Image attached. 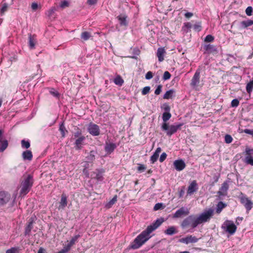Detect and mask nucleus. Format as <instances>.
Returning <instances> with one entry per match:
<instances>
[{
  "label": "nucleus",
  "mask_w": 253,
  "mask_h": 253,
  "mask_svg": "<svg viewBox=\"0 0 253 253\" xmlns=\"http://www.w3.org/2000/svg\"><path fill=\"white\" fill-rule=\"evenodd\" d=\"M214 214V210L210 208L205 210L198 216L189 215L185 218L181 224L183 228L191 226L192 228H196L198 225L208 222Z\"/></svg>",
  "instance_id": "1"
},
{
  "label": "nucleus",
  "mask_w": 253,
  "mask_h": 253,
  "mask_svg": "<svg viewBox=\"0 0 253 253\" xmlns=\"http://www.w3.org/2000/svg\"><path fill=\"white\" fill-rule=\"evenodd\" d=\"M164 221L163 218L157 219L152 225L148 226L134 240L131 245L133 249H137L144 244L150 238V234L159 227Z\"/></svg>",
  "instance_id": "2"
},
{
  "label": "nucleus",
  "mask_w": 253,
  "mask_h": 253,
  "mask_svg": "<svg viewBox=\"0 0 253 253\" xmlns=\"http://www.w3.org/2000/svg\"><path fill=\"white\" fill-rule=\"evenodd\" d=\"M33 182V176L29 174L22 181L21 183V189L20 192L21 196L26 195L30 191Z\"/></svg>",
  "instance_id": "3"
},
{
  "label": "nucleus",
  "mask_w": 253,
  "mask_h": 253,
  "mask_svg": "<svg viewBox=\"0 0 253 253\" xmlns=\"http://www.w3.org/2000/svg\"><path fill=\"white\" fill-rule=\"evenodd\" d=\"M182 126V124L169 126L168 123H164L162 126V129L166 132L168 136H170L175 133L178 129H180Z\"/></svg>",
  "instance_id": "4"
},
{
  "label": "nucleus",
  "mask_w": 253,
  "mask_h": 253,
  "mask_svg": "<svg viewBox=\"0 0 253 253\" xmlns=\"http://www.w3.org/2000/svg\"><path fill=\"white\" fill-rule=\"evenodd\" d=\"M222 228L230 235H233L236 232L237 227L232 221L226 220L222 224Z\"/></svg>",
  "instance_id": "5"
},
{
  "label": "nucleus",
  "mask_w": 253,
  "mask_h": 253,
  "mask_svg": "<svg viewBox=\"0 0 253 253\" xmlns=\"http://www.w3.org/2000/svg\"><path fill=\"white\" fill-rule=\"evenodd\" d=\"M88 132L93 136H98L100 134V128L98 125L90 123L87 127Z\"/></svg>",
  "instance_id": "6"
},
{
  "label": "nucleus",
  "mask_w": 253,
  "mask_h": 253,
  "mask_svg": "<svg viewBox=\"0 0 253 253\" xmlns=\"http://www.w3.org/2000/svg\"><path fill=\"white\" fill-rule=\"evenodd\" d=\"M189 213V210L186 207H181L177 210L173 215V218H177L183 216H186Z\"/></svg>",
  "instance_id": "7"
},
{
  "label": "nucleus",
  "mask_w": 253,
  "mask_h": 253,
  "mask_svg": "<svg viewBox=\"0 0 253 253\" xmlns=\"http://www.w3.org/2000/svg\"><path fill=\"white\" fill-rule=\"evenodd\" d=\"M11 199L10 194L4 191L0 192V206L7 203Z\"/></svg>",
  "instance_id": "8"
},
{
  "label": "nucleus",
  "mask_w": 253,
  "mask_h": 253,
  "mask_svg": "<svg viewBox=\"0 0 253 253\" xmlns=\"http://www.w3.org/2000/svg\"><path fill=\"white\" fill-rule=\"evenodd\" d=\"M204 53L205 54H215L217 53V49L215 45L208 44H205L203 46Z\"/></svg>",
  "instance_id": "9"
},
{
  "label": "nucleus",
  "mask_w": 253,
  "mask_h": 253,
  "mask_svg": "<svg viewBox=\"0 0 253 253\" xmlns=\"http://www.w3.org/2000/svg\"><path fill=\"white\" fill-rule=\"evenodd\" d=\"M173 164L175 169L178 171H182L186 167V164L182 159L175 160Z\"/></svg>",
  "instance_id": "10"
},
{
  "label": "nucleus",
  "mask_w": 253,
  "mask_h": 253,
  "mask_svg": "<svg viewBox=\"0 0 253 253\" xmlns=\"http://www.w3.org/2000/svg\"><path fill=\"white\" fill-rule=\"evenodd\" d=\"M199 239L193 236L192 235H188L185 237L182 238L180 239L179 241L181 243H184L185 244H188L190 243H195L198 241Z\"/></svg>",
  "instance_id": "11"
},
{
  "label": "nucleus",
  "mask_w": 253,
  "mask_h": 253,
  "mask_svg": "<svg viewBox=\"0 0 253 253\" xmlns=\"http://www.w3.org/2000/svg\"><path fill=\"white\" fill-rule=\"evenodd\" d=\"M198 189V185L196 180L192 181L188 186L187 195H191Z\"/></svg>",
  "instance_id": "12"
},
{
  "label": "nucleus",
  "mask_w": 253,
  "mask_h": 253,
  "mask_svg": "<svg viewBox=\"0 0 253 253\" xmlns=\"http://www.w3.org/2000/svg\"><path fill=\"white\" fill-rule=\"evenodd\" d=\"M200 70L199 69L197 70L194 76L193 77L191 85L192 86H197L200 83Z\"/></svg>",
  "instance_id": "13"
},
{
  "label": "nucleus",
  "mask_w": 253,
  "mask_h": 253,
  "mask_svg": "<svg viewBox=\"0 0 253 253\" xmlns=\"http://www.w3.org/2000/svg\"><path fill=\"white\" fill-rule=\"evenodd\" d=\"M241 202L245 207L247 211H250L253 207V203L248 198L243 196L241 198Z\"/></svg>",
  "instance_id": "14"
},
{
  "label": "nucleus",
  "mask_w": 253,
  "mask_h": 253,
  "mask_svg": "<svg viewBox=\"0 0 253 253\" xmlns=\"http://www.w3.org/2000/svg\"><path fill=\"white\" fill-rule=\"evenodd\" d=\"M117 148L116 143L106 142L105 146V151L107 154H111Z\"/></svg>",
  "instance_id": "15"
},
{
  "label": "nucleus",
  "mask_w": 253,
  "mask_h": 253,
  "mask_svg": "<svg viewBox=\"0 0 253 253\" xmlns=\"http://www.w3.org/2000/svg\"><path fill=\"white\" fill-rule=\"evenodd\" d=\"M85 139V137L84 136H81L78 138L75 142V148L76 149H81Z\"/></svg>",
  "instance_id": "16"
},
{
  "label": "nucleus",
  "mask_w": 253,
  "mask_h": 253,
  "mask_svg": "<svg viewBox=\"0 0 253 253\" xmlns=\"http://www.w3.org/2000/svg\"><path fill=\"white\" fill-rule=\"evenodd\" d=\"M37 43V40L35 35H29L28 44L30 49H33L35 48V45Z\"/></svg>",
  "instance_id": "17"
},
{
  "label": "nucleus",
  "mask_w": 253,
  "mask_h": 253,
  "mask_svg": "<svg viewBox=\"0 0 253 253\" xmlns=\"http://www.w3.org/2000/svg\"><path fill=\"white\" fill-rule=\"evenodd\" d=\"M161 151V148L160 147H158L153 155L151 156L150 160L152 164L155 163L157 161Z\"/></svg>",
  "instance_id": "18"
},
{
  "label": "nucleus",
  "mask_w": 253,
  "mask_h": 253,
  "mask_svg": "<svg viewBox=\"0 0 253 253\" xmlns=\"http://www.w3.org/2000/svg\"><path fill=\"white\" fill-rule=\"evenodd\" d=\"M22 158L24 161L28 160L31 161L33 159V154L32 151L29 150H26L22 153Z\"/></svg>",
  "instance_id": "19"
},
{
  "label": "nucleus",
  "mask_w": 253,
  "mask_h": 253,
  "mask_svg": "<svg viewBox=\"0 0 253 253\" xmlns=\"http://www.w3.org/2000/svg\"><path fill=\"white\" fill-rule=\"evenodd\" d=\"M166 53V50L163 47L158 48L157 52V56L158 58V60L162 62L164 59V55Z\"/></svg>",
  "instance_id": "20"
},
{
  "label": "nucleus",
  "mask_w": 253,
  "mask_h": 253,
  "mask_svg": "<svg viewBox=\"0 0 253 253\" xmlns=\"http://www.w3.org/2000/svg\"><path fill=\"white\" fill-rule=\"evenodd\" d=\"M228 184L227 182H224L221 185V188H220L219 191H218V194L221 196H224L226 195L227 190L228 189Z\"/></svg>",
  "instance_id": "21"
},
{
  "label": "nucleus",
  "mask_w": 253,
  "mask_h": 253,
  "mask_svg": "<svg viewBox=\"0 0 253 253\" xmlns=\"http://www.w3.org/2000/svg\"><path fill=\"white\" fill-rule=\"evenodd\" d=\"M34 220V218H33V217H31L30 219L28 224L27 225V226H26V227L25 228V234L26 235H29L32 229H33V223Z\"/></svg>",
  "instance_id": "22"
},
{
  "label": "nucleus",
  "mask_w": 253,
  "mask_h": 253,
  "mask_svg": "<svg viewBox=\"0 0 253 253\" xmlns=\"http://www.w3.org/2000/svg\"><path fill=\"white\" fill-rule=\"evenodd\" d=\"M117 19L119 21L120 24L121 26H126L127 25L126 21L127 16L125 14H121L117 16Z\"/></svg>",
  "instance_id": "23"
},
{
  "label": "nucleus",
  "mask_w": 253,
  "mask_h": 253,
  "mask_svg": "<svg viewBox=\"0 0 253 253\" xmlns=\"http://www.w3.org/2000/svg\"><path fill=\"white\" fill-rule=\"evenodd\" d=\"M67 205V198L65 194H62L61 196V200L60 202V205L59 209H64Z\"/></svg>",
  "instance_id": "24"
},
{
  "label": "nucleus",
  "mask_w": 253,
  "mask_h": 253,
  "mask_svg": "<svg viewBox=\"0 0 253 253\" xmlns=\"http://www.w3.org/2000/svg\"><path fill=\"white\" fill-rule=\"evenodd\" d=\"M252 25H253V20L248 19L241 21L240 24V26L241 28L245 29Z\"/></svg>",
  "instance_id": "25"
},
{
  "label": "nucleus",
  "mask_w": 253,
  "mask_h": 253,
  "mask_svg": "<svg viewBox=\"0 0 253 253\" xmlns=\"http://www.w3.org/2000/svg\"><path fill=\"white\" fill-rule=\"evenodd\" d=\"M80 237V235H77L72 237L70 242L66 245V247L70 250L71 247L75 244L78 239Z\"/></svg>",
  "instance_id": "26"
},
{
  "label": "nucleus",
  "mask_w": 253,
  "mask_h": 253,
  "mask_svg": "<svg viewBox=\"0 0 253 253\" xmlns=\"http://www.w3.org/2000/svg\"><path fill=\"white\" fill-rule=\"evenodd\" d=\"M177 231L174 226H170L165 231V233L168 235H172L176 234Z\"/></svg>",
  "instance_id": "27"
},
{
  "label": "nucleus",
  "mask_w": 253,
  "mask_h": 253,
  "mask_svg": "<svg viewBox=\"0 0 253 253\" xmlns=\"http://www.w3.org/2000/svg\"><path fill=\"white\" fill-rule=\"evenodd\" d=\"M226 206V204L223 203L222 202H219L216 208V212L217 213H219L221 212L222 210Z\"/></svg>",
  "instance_id": "28"
},
{
  "label": "nucleus",
  "mask_w": 253,
  "mask_h": 253,
  "mask_svg": "<svg viewBox=\"0 0 253 253\" xmlns=\"http://www.w3.org/2000/svg\"><path fill=\"white\" fill-rule=\"evenodd\" d=\"M95 175L93 176V178L96 179L98 181H102L103 179V172L97 170L96 172L93 173Z\"/></svg>",
  "instance_id": "29"
},
{
  "label": "nucleus",
  "mask_w": 253,
  "mask_h": 253,
  "mask_svg": "<svg viewBox=\"0 0 253 253\" xmlns=\"http://www.w3.org/2000/svg\"><path fill=\"white\" fill-rule=\"evenodd\" d=\"M117 196L115 195L112 200H111L109 202L106 203L105 205V207L107 209H109L112 207V206L117 202Z\"/></svg>",
  "instance_id": "30"
},
{
  "label": "nucleus",
  "mask_w": 253,
  "mask_h": 253,
  "mask_svg": "<svg viewBox=\"0 0 253 253\" xmlns=\"http://www.w3.org/2000/svg\"><path fill=\"white\" fill-rule=\"evenodd\" d=\"M174 91L173 90L170 89L167 91L163 96V98L166 99L171 98L173 96Z\"/></svg>",
  "instance_id": "31"
},
{
  "label": "nucleus",
  "mask_w": 253,
  "mask_h": 253,
  "mask_svg": "<svg viewBox=\"0 0 253 253\" xmlns=\"http://www.w3.org/2000/svg\"><path fill=\"white\" fill-rule=\"evenodd\" d=\"M114 82L116 84L121 86L124 83V80L120 76H117L114 79Z\"/></svg>",
  "instance_id": "32"
},
{
  "label": "nucleus",
  "mask_w": 253,
  "mask_h": 253,
  "mask_svg": "<svg viewBox=\"0 0 253 253\" xmlns=\"http://www.w3.org/2000/svg\"><path fill=\"white\" fill-rule=\"evenodd\" d=\"M21 147L23 149H28L30 147V142L29 140L23 139L21 140Z\"/></svg>",
  "instance_id": "33"
},
{
  "label": "nucleus",
  "mask_w": 253,
  "mask_h": 253,
  "mask_svg": "<svg viewBox=\"0 0 253 253\" xmlns=\"http://www.w3.org/2000/svg\"><path fill=\"white\" fill-rule=\"evenodd\" d=\"M8 145V141H2L0 143V152H3L7 147Z\"/></svg>",
  "instance_id": "34"
},
{
  "label": "nucleus",
  "mask_w": 253,
  "mask_h": 253,
  "mask_svg": "<svg viewBox=\"0 0 253 253\" xmlns=\"http://www.w3.org/2000/svg\"><path fill=\"white\" fill-rule=\"evenodd\" d=\"M49 91L51 95L56 97V98H59L60 97L59 93L57 90H56L54 88H50Z\"/></svg>",
  "instance_id": "35"
},
{
  "label": "nucleus",
  "mask_w": 253,
  "mask_h": 253,
  "mask_svg": "<svg viewBox=\"0 0 253 253\" xmlns=\"http://www.w3.org/2000/svg\"><path fill=\"white\" fill-rule=\"evenodd\" d=\"M171 117V115L169 112H164L163 114L162 119L164 123H166Z\"/></svg>",
  "instance_id": "36"
},
{
  "label": "nucleus",
  "mask_w": 253,
  "mask_h": 253,
  "mask_svg": "<svg viewBox=\"0 0 253 253\" xmlns=\"http://www.w3.org/2000/svg\"><path fill=\"white\" fill-rule=\"evenodd\" d=\"M245 158V162L247 164L253 166V158L252 155H247Z\"/></svg>",
  "instance_id": "37"
},
{
  "label": "nucleus",
  "mask_w": 253,
  "mask_h": 253,
  "mask_svg": "<svg viewBox=\"0 0 253 253\" xmlns=\"http://www.w3.org/2000/svg\"><path fill=\"white\" fill-rule=\"evenodd\" d=\"M91 37L90 34L88 32H83L81 34V39L84 41L88 40Z\"/></svg>",
  "instance_id": "38"
},
{
  "label": "nucleus",
  "mask_w": 253,
  "mask_h": 253,
  "mask_svg": "<svg viewBox=\"0 0 253 253\" xmlns=\"http://www.w3.org/2000/svg\"><path fill=\"white\" fill-rule=\"evenodd\" d=\"M59 130L61 133L62 137H64L65 136L66 133L67 132V130L66 129L63 123H62L60 125Z\"/></svg>",
  "instance_id": "39"
},
{
  "label": "nucleus",
  "mask_w": 253,
  "mask_h": 253,
  "mask_svg": "<svg viewBox=\"0 0 253 253\" xmlns=\"http://www.w3.org/2000/svg\"><path fill=\"white\" fill-rule=\"evenodd\" d=\"M253 89V81L250 82L246 86V90L248 93H251Z\"/></svg>",
  "instance_id": "40"
},
{
  "label": "nucleus",
  "mask_w": 253,
  "mask_h": 253,
  "mask_svg": "<svg viewBox=\"0 0 253 253\" xmlns=\"http://www.w3.org/2000/svg\"><path fill=\"white\" fill-rule=\"evenodd\" d=\"M19 248L18 247H13L6 252V253H19Z\"/></svg>",
  "instance_id": "41"
},
{
  "label": "nucleus",
  "mask_w": 253,
  "mask_h": 253,
  "mask_svg": "<svg viewBox=\"0 0 253 253\" xmlns=\"http://www.w3.org/2000/svg\"><path fill=\"white\" fill-rule=\"evenodd\" d=\"M184 193H185V187L184 186H182L181 188H178V194H179V198H182Z\"/></svg>",
  "instance_id": "42"
},
{
  "label": "nucleus",
  "mask_w": 253,
  "mask_h": 253,
  "mask_svg": "<svg viewBox=\"0 0 253 253\" xmlns=\"http://www.w3.org/2000/svg\"><path fill=\"white\" fill-rule=\"evenodd\" d=\"M7 141L4 135L3 130L0 128V143L2 141Z\"/></svg>",
  "instance_id": "43"
},
{
  "label": "nucleus",
  "mask_w": 253,
  "mask_h": 253,
  "mask_svg": "<svg viewBox=\"0 0 253 253\" xmlns=\"http://www.w3.org/2000/svg\"><path fill=\"white\" fill-rule=\"evenodd\" d=\"M233 138L230 135L226 134L225 136V142L226 143H230L232 142Z\"/></svg>",
  "instance_id": "44"
},
{
  "label": "nucleus",
  "mask_w": 253,
  "mask_h": 253,
  "mask_svg": "<svg viewBox=\"0 0 253 253\" xmlns=\"http://www.w3.org/2000/svg\"><path fill=\"white\" fill-rule=\"evenodd\" d=\"M170 77V74L168 71H166L164 74L163 78L164 80L166 81L169 79Z\"/></svg>",
  "instance_id": "45"
},
{
  "label": "nucleus",
  "mask_w": 253,
  "mask_h": 253,
  "mask_svg": "<svg viewBox=\"0 0 253 253\" xmlns=\"http://www.w3.org/2000/svg\"><path fill=\"white\" fill-rule=\"evenodd\" d=\"M213 40H214L213 37L211 35H207L205 39V42H211Z\"/></svg>",
  "instance_id": "46"
},
{
  "label": "nucleus",
  "mask_w": 253,
  "mask_h": 253,
  "mask_svg": "<svg viewBox=\"0 0 253 253\" xmlns=\"http://www.w3.org/2000/svg\"><path fill=\"white\" fill-rule=\"evenodd\" d=\"M239 104V101L237 99H234L231 101V106L233 107H236Z\"/></svg>",
  "instance_id": "47"
},
{
  "label": "nucleus",
  "mask_w": 253,
  "mask_h": 253,
  "mask_svg": "<svg viewBox=\"0 0 253 253\" xmlns=\"http://www.w3.org/2000/svg\"><path fill=\"white\" fill-rule=\"evenodd\" d=\"M150 87L149 86L144 87L142 90V94L143 95H146L150 91Z\"/></svg>",
  "instance_id": "48"
},
{
  "label": "nucleus",
  "mask_w": 253,
  "mask_h": 253,
  "mask_svg": "<svg viewBox=\"0 0 253 253\" xmlns=\"http://www.w3.org/2000/svg\"><path fill=\"white\" fill-rule=\"evenodd\" d=\"M253 8L251 6H248L246 9V13L248 16H251L252 14Z\"/></svg>",
  "instance_id": "49"
},
{
  "label": "nucleus",
  "mask_w": 253,
  "mask_h": 253,
  "mask_svg": "<svg viewBox=\"0 0 253 253\" xmlns=\"http://www.w3.org/2000/svg\"><path fill=\"white\" fill-rule=\"evenodd\" d=\"M163 109L165 111V112H169L170 110V107L167 103H165L163 104Z\"/></svg>",
  "instance_id": "50"
},
{
  "label": "nucleus",
  "mask_w": 253,
  "mask_h": 253,
  "mask_svg": "<svg viewBox=\"0 0 253 253\" xmlns=\"http://www.w3.org/2000/svg\"><path fill=\"white\" fill-rule=\"evenodd\" d=\"M167 156V155L166 153L164 152L163 153L160 157L159 161L160 162L162 163L166 159Z\"/></svg>",
  "instance_id": "51"
},
{
  "label": "nucleus",
  "mask_w": 253,
  "mask_h": 253,
  "mask_svg": "<svg viewBox=\"0 0 253 253\" xmlns=\"http://www.w3.org/2000/svg\"><path fill=\"white\" fill-rule=\"evenodd\" d=\"M7 9V4L6 3H4L2 4L1 8L0 9V11L2 14H3Z\"/></svg>",
  "instance_id": "52"
},
{
  "label": "nucleus",
  "mask_w": 253,
  "mask_h": 253,
  "mask_svg": "<svg viewBox=\"0 0 253 253\" xmlns=\"http://www.w3.org/2000/svg\"><path fill=\"white\" fill-rule=\"evenodd\" d=\"M68 6H69V3L66 0H64V1H62L60 5V6L62 8H64L66 7H68Z\"/></svg>",
  "instance_id": "53"
},
{
  "label": "nucleus",
  "mask_w": 253,
  "mask_h": 253,
  "mask_svg": "<svg viewBox=\"0 0 253 253\" xmlns=\"http://www.w3.org/2000/svg\"><path fill=\"white\" fill-rule=\"evenodd\" d=\"M55 11V8L52 7V8H50V9H49L47 11L46 14L48 16H50L54 13Z\"/></svg>",
  "instance_id": "54"
},
{
  "label": "nucleus",
  "mask_w": 253,
  "mask_h": 253,
  "mask_svg": "<svg viewBox=\"0 0 253 253\" xmlns=\"http://www.w3.org/2000/svg\"><path fill=\"white\" fill-rule=\"evenodd\" d=\"M242 132H243L246 134H250L253 137V129H245L244 130H243Z\"/></svg>",
  "instance_id": "55"
},
{
  "label": "nucleus",
  "mask_w": 253,
  "mask_h": 253,
  "mask_svg": "<svg viewBox=\"0 0 253 253\" xmlns=\"http://www.w3.org/2000/svg\"><path fill=\"white\" fill-rule=\"evenodd\" d=\"M246 155H250L253 156V149H250L249 148H246L245 150Z\"/></svg>",
  "instance_id": "56"
},
{
  "label": "nucleus",
  "mask_w": 253,
  "mask_h": 253,
  "mask_svg": "<svg viewBox=\"0 0 253 253\" xmlns=\"http://www.w3.org/2000/svg\"><path fill=\"white\" fill-rule=\"evenodd\" d=\"M162 207H163V204L157 203L155 205V206L154 207V210L155 211H157V210H160L162 209Z\"/></svg>",
  "instance_id": "57"
},
{
  "label": "nucleus",
  "mask_w": 253,
  "mask_h": 253,
  "mask_svg": "<svg viewBox=\"0 0 253 253\" xmlns=\"http://www.w3.org/2000/svg\"><path fill=\"white\" fill-rule=\"evenodd\" d=\"M31 8L33 10L36 11L39 8V5L36 2H33L31 4Z\"/></svg>",
  "instance_id": "58"
},
{
  "label": "nucleus",
  "mask_w": 253,
  "mask_h": 253,
  "mask_svg": "<svg viewBox=\"0 0 253 253\" xmlns=\"http://www.w3.org/2000/svg\"><path fill=\"white\" fill-rule=\"evenodd\" d=\"M153 77V74L151 71L148 72L146 75H145V78L147 80H150Z\"/></svg>",
  "instance_id": "59"
},
{
  "label": "nucleus",
  "mask_w": 253,
  "mask_h": 253,
  "mask_svg": "<svg viewBox=\"0 0 253 253\" xmlns=\"http://www.w3.org/2000/svg\"><path fill=\"white\" fill-rule=\"evenodd\" d=\"M162 91V85H159L155 91V93L156 95H159Z\"/></svg>",
  "instance_id": "60"
},
{
  "label": "nucleus",
  "mask_w": 253,
  "mask_h": 253,
  "mask_svg": "<svg viewBox=\"0 0 253 253\" xmlns=\"http://www.w3.org/2000/svg\"><path fill=\"white\" fill-rule=\"evenodd\" d=\"M73 136L75 138H78L80 136H83V135H82L81 131L79 130L74 133Z\"/></svg>",
  "instance_id": "61"
},
{
  "label": "nucleus",
  "mask_w": 253,
  "mask_h": 253,
  "mask_svg": "<svg viewBox=\"0 0 253 253\" xmlns=\"http://www.w3.org/2000/svg\"><path fill=\"white\" fill-rule=\"evenodd\" d=\"M145 169H146V167H145V166L143 165H141V164L139 165L137 168V170L139 172H142V171H144Z\"/></svg>",
  "instance_id": "62"
},
{
  "label": "nucleus",
  "mask_w": 253,
  "mask_h": 253,
  "mask_svg": "<svg viewBox=\"0 0 253 253\" xmlns=\"http://www.w3.org/2000/svg\"><path fill=\"white\" fill-rule=\"evenodd\" d=\"M70 250L66 246L63 249H62L59 252L56 253H67Z\"/></svg>",
  "instance_id": "63"
},
{
  "label": "nucleus",
  "mask_w": 253,
  "mask_h": 253,
  "mask_svg": "<svg viewBox=\"0 0 253 253\" xmlns=\"http://www.w3.org/2000/svg\"><path fill=\"white\" fill-rule=\"evenodd\" d=\"M97 2V0H87V3L90 5L95 4Z\"/></svg>",
  "instance_id": "64"
}]
</instances>
